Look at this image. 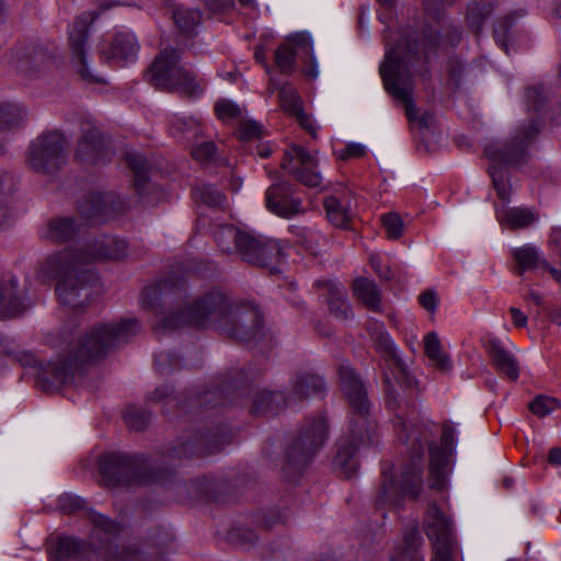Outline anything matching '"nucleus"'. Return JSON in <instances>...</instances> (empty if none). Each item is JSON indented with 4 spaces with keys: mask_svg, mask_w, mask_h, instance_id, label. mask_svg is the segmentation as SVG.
<instances>
[{
    "mask_svg": "<svg viewBox=\"0 0 561 561\" xmlns=\"http://www.w3.org/2000/svg\"><path fill=\"white\" fill-rule=\"evenodd\" d=\"M373 340L376 350L383 355L387 365L383 376L388 391V405L394 410L396 433L405 445L410 457L409 462L403 467L400 482L394 481L387 469H382L377 503L398 507L405 496L416 499L421 493L424 446L428 445V483L432 489L442 490L446 485L448 456L446 451L430 443L434 436L432 425L419 421L414 408L403 411L393 394L391 378L404 388H412L415 382L398 355L393 340L382 328L375 333Z\"/></svg>",
    "mask_w": 561,
    "mask_h": 561,
    "instance_id": "obj_1",
    "label": "nucleus"
},
{
    "mask_svg": "<svg viewBox=\"0 0 561 561\" xmlns=\"http://www.w3.org/2000/svg\"><path fill=\"white\" fill-rule=\"evenodd\" d=\"M127 251V242L118 237H90L47 256L39 271L43 276L57 280L56 294L62 305L79 309L90 302L94 293L96 278L88 266L99 260H121Z\"/></svg>",
    "mask_w": 561,
    "mask_h": 561,
    "instance_id": "obj_2",
    "label": "nucleus"
},
{
    "mask_svg": "<svg viewBox=\"0 0 561 561\" xmlns=\"http://www.w3.org/2000/svg\"><path fill=\"white\" fill-rule=\"evenodd\" d=\"M139 325L134 319L118 323H100L91 328L85 336L68 345L65 354L45 365L28 352H19L14 358L22 366L38 365L37 382L45 391H53L71 382L75 375L87 363L102 358L111 348L128 342L137 334Z\"/></svg>",
    "mask_w": 561,
    "mask_h": 561,
    "instance_id": "obj_3",
    "label": "nucleus"
},
{
    "mask_svg": "<svg viewBox=\"0 0 561 561\" xmlns=\"http://www.w3.org/2000/svg\"><path fill=\"white\" fill-rule=\"evenodd\" d=\"M402 43L387 48L385 59L379 67L385 89L404 104L405 115L411 122H419L420 126L428 128L434 122L430 113L417 115V108L413 101V76L426 70V61L430 54L442 43L439 32L432 25L423 32L422 43L412 34L400 35Z\"/></svg>",
    "mask_w": 561,
    "mask_h": 561,
    "instance_id": "obj_4",
    "label": "nucleus"
},
{
    "mask_svg": "<svg viewBox=\"0 0 561 561\" xmlns=\"http://www.w3.org/2000/svg\"><path fill=\"white\" fill-rule=\"evenodd\" d=\"M341 388L352 409L347 433L336 443L333 466L344 478H351L357 470V451L360 446L374 444L377 437L376 422L369 415V401L366 389L354 369L340 366Z\"/></svg>",
    "mask_w": 561,
    "mask_h": 561,
    "instance_id": "obj_5",
    "label": "nucleus"
},
{
    "mask_svg": "<svg viewBox=\"0 0 561 561\" xmlns=\"http://www.w3.org/2000/svg\"><path fill=\"white\" fill-rule=\"evenodd\" d=\"M85 514L91 524L88 546L72 537H60L49 561L83 560L88 553L98 554L103 561H139L136 550L116 543L122 530L118 523L93 510H87Z\"/></svg>",
    "mask_w": 561,
    "mask_h": 561,
    "instance_id": "obj_6",
    "label": "nucleus"
},
{
    "mask_svg": "<svg viewBox=\"0 0 561 561\" xmlns=\"http://www.w3.org/2000/svg\"><path fill=\"white\" fill-rule=\"evenodd\" d=\"M540 131L537 121L519 125L505 141H493L485 146L484 154L489 161V174L497 196L504 203L510 202L512 186L507 168L520 169L529 160V148Z\"/></svg>",
    "mask_w": 561,
    "mask_h": 561,
    "instance_id": "obj_7",
    "label": "nucleus"
},
{
    "mask_svg": "<svg viewBox=\"0 0 561 561\" xmlns=\"http://www.w3.org/2000/svg\"><path fill=\"white\" fill-rule=\"evenodd\" d=\"M214 237L221 252L227 254H239L241 259L250 264L271 267L277 263L283 255V249L278 241L249 231L241 230L232 225L219 226Z\"/></svg>",
    "mask_w": 561,
    "mask_h": 561,
    "instance_id": "obj_8",
    "label": "nucleus"
},
{
    "mask_svg": "<svg viewBox=\"0 0 561 561\" xmlns=\"http://www.w3.org/2000/svg\"><path fill=\"white\" fill-rule=\"evenodd\" d=\"M237 301L230 300L219 290H210L204 296L176 308L161 319L159 325L163 330L179 329L184 325H213L222 330L231 318Z\"/></svg>",
    "mask_w": 561,
    "mask_h": 561,
    "instance_id": "obj_9",
    "label": "nucleus"
},
{
    "mask_svg": "<svg viewBox=\"0 0 561 561\" xmlns=\"http://www.w3.org/2000/svg\"><path fill=\"white\" fill-rule=\"evenodd\" d=\"M101 477L107 486L145 485L161 480V473L142 455L107 453L100 459Z\"/></svg>",
    "mask_w": 561,
    "mask_h": 561,
    "instance_id": "obj_10",
    "label": "nucleus"
},
{
    "mask_svg": "<svg viewBox=\"0 0 561 561\" xmlns=\"http://www.w3.org/2000/svg\"><path fill=\"white\" fill-rule=\"evenodd\" d=\"M146 77L149 83L159 89L178 91L187 96H197L204 89V83L195 73L181 64V50L172 47L160 51Z\"/></svg>",
    "mask_w": 561,
    "mask_h": 561,
    "instance_id": "obj_11",
    "label": "nucleus"
},
{
    "mask_svg": "<svg viewBox=\"0 0 561 561\" xmlns=\"http://www.w3.org/2000/svg\"><path fill=\"white\" fill-rule=\"evenodd\" d=\"M66 147L67 141L61 133H43L31 141L25 163L37 173L53 174L67 161Z\"/></svg>",
    "mask_w": 561,
    "mask_h": 561,
    "instance_id": "obj_12",
    "label": "nucleus"
},
{
    "mask_svg": "<svg viewBox=\"0 0 561 561\" xmlns=\"http://www.w3.org/2000/svg\"><path fill=\"white\" fill-rule=\"evenodd\" d=\"M328 436L329 425L323 415L306 419L287 450L288 466L304 468L325 444Z\"/></svg>",
    "mask_w": 561,
    "mask_h": 561,
    "instance_id": "obj_13",
    "label": "nucleus"
},
{
    "mask_svg": "<svg viewBox=\"0 0 561 561\" xmlns=\"http://www.w3.org/2000/svg\"><path fill=\"white\" fill-rule=\"evenodd\" d=\"M424 530L432 541V561H455V539L450 518L436 504H430L424 516Z\"/></svg>",
    "mask_w": 561,
    "mask_h": 561,
    "instance_id": "obj_14",
    "label": "nucleus"
},
{
    "mask_svg": "<svg viewBox=\"0 0 561 561\" xmlns=\"http://www.w3.org/2000/svg\"><path fill=\"white\" fill-rule=\"evenodd\" d=\"M96 19L92 12L80 14L71 24L68 32V43L71 50V62L80 78L87 83H103V78L93 72L87 64V39L90 24Z\"/></svg>",
    "mask_w": 561,
    "mask_h": 561,
    "instance_id": "obj_15",
    "label": "nucleus"
},
{
    "mask_svg": "<svg viewBox=\"0 0 561 561\" xmlns=\"http://www.w3.org/2000/svg\"><path fill=\"white\" fill-rule=\"evenodd\" d=\"M317 151H308L300 145L291 144L284 151L280 167L299 183L317 187L322 182V176L317 170Z\"/></svg>",
    "mask_w": 561,
    "mask_h": 561,
    "instance_id": "obj_16",
    "label": "nucleus"
},
{
    "mask_svg": "<svg viewBox=\"0 0 561 561\" xmlns=\"http://www.w3.org/2000/svg\"><path fill=\"white\" fill-rule=\"evenodd\" d=\"M222 331L227 332L231 337L245 343L257 340L263 331V320L260 310L254 306L237 301L231 312V318Z\"/></svg>",
    "mask_w": 561,
    "mask_h": 561,
    "instance_id": "obj_17",
    "label": "nucleus"
},
{
    "mask_svg": "<svg viewBox=\"0 0 561 561\" xmlns=\"http://www.w3.org/2000/svg\"><path fill=\"white\" fill-rule=\"evenodd\" d=\"M13 58L16 69L30 77H39L54 69L57 64L55 54L36 45L18 47Z\"/></svg>",
    "mask_w": 561,
    "mask_h": 561,
    "instance_id": "obj_18",
    "label": "nucleus"
},
{
    "mask_svg": "<svg viewBox=\"0 0 561 561\" xmlns=\"http://www.w3.org/2000/svg\"><path fill=\"white\" fill-rule=\"evenodd\" d=\"M265 205L271 213L283 218H291L305 211L301 198L287 182L275 183L266 190Z\"/></svg>",
    "mask_w": 561,
    "mask_h": 561,
    "instance_id": "obj_19",
    "label": "nucleus"
},
{
    "mask_svg": "<svg viewBox=\"0 0 561 561\" xmlns=\"http://www.w3.org/2000/svg\"><path fill=\"white\" fill-rule=\"evenodd\" d=\"M112 151L98 128L91 127L83 131L77 147L76 158L85 164L107 161Z\"/></svg>",
    "mask_w": 561,
    "mask_h": 561,
    "instance_id": "obj_20",
    "label": "nucleus"
},
{
    "mask_svg": "<svg viewBox=\"0 0 561 561\" xmlns=\"http://www.w3.org/2000/svg\"><path fill=\"white\" fill-rule=\"evenodd\" d=\"M229 438L224 432H208L201 434L194 443L183 442L169 451L173 458H188L193 455H208L220 450L228 443Z\"/></svg>",
    "mask_w": 561,
    "mask_h": 561,
    "instance_id": "obj_21",
    "label": "nucleus"
},
{
    "mask_svg": "<svg viewBox=\"0 0 561 561\" xmlns=\"http://www.w3.org/2000/svg\"><path fill=\"white\" fill-rule=\"evenodd\" d=\"M485 350L490 356L492 365L501 375H504L511 381H516L520 374L519 362L516 356L496 337H489L485 343Z\"/></svg>",
    "mask_w": 561,
    "mask_h": 561,
    "instance_id": "obj_22",
    "label": "nucleus"
},
{
    "mask_svg": "<svg viewBox=\"0 0 561 561\" xmlns=\"http://www.w3.org/2000/svg\"><path fill=\"white\" fill-rule=\"evenodd\" d=\"M278 102L282 110L294 116L312 138L317 137V127L313 121L305 113L299 93L293 84L284 83L280 87Z\"/></svg>",
    "mask_w": 561,
    "mask_h": 561,
    "instance_id": "obj_23",
    "label": "nucleus"
},
{
    "mask_svg": "<svg viewBox=\"0 0 561 561\" xmlns=\"http://www.w3.org/2000/svg\"><path fill=\"white\" fill-rule=\"evenodd\" d=\"M299 51L312 53V41L308 34H295L288 38V43L278 46L275 51V62L283 73L289 75L293 72L296 55Z\"/></svg>",
    "mask_w": 561,
    "mask_h": 561,
    "instance_id": "obj_24",
    "label": "nucleus"
},
{
    "mask_svg": "<svg viewBox=\"0 0 561 561\" xmlns=\"http://www.w3.org/2000/svg\"><path fill=\"white\" fill-rule=\"evenodd\" d=\"M139 51V43L136 36L130 32H122L115 35L106 49L101 48V56L108 62L118 64L133 62L136 60Z\"/></svg>",
    "mask_w": 561,
    "mask_h": 561,
    "instance_id": "obj_25",
    "label": "nucleus"
},
{
    "mask_svg": "<svg viewBox=\"0 0 561 561\" xmlns=\"http://www.w3.org/2000/svg\"><path fill=\"white\" fill-rule=\"evenodd\" d=\"M114 196L108 193L93 192L79 203V214L87 219L107 218L114 213Z\"/></svg>",
    "mask_w": 561,
    "mask_h": 561,
    "instance_id": "obj_26",
    "label": "nucleus"
},
{
    "mask_svg": "<svg viewBox=\"0 0 561 561\" xmlns=\"http://www.w3.org/2000/svg\"><path fill=\"white\" fill-rule=\"evenodd\" d=\"M82 230V225L73 217L51 218L44 231V238L56 243H64L72 240Z\"/></svg>",
    "mask_w": 561,
    "mask_h": 561,
    "instance_id": "obj_27",
    "label": "nucleus"
},
{
    "mask_svg": "<svg viewBox=\"0 0 561 561\" xmlns=\"http://www.w3.org/2000/svg\"><path fill=\"white\" fill-rule=\"evenodd\" d=\"M329 220L337 228L347 227L352 218L351 195L347 192L329 195L323 202Z\"/></svg>",
    "mask_w": 561,
    "mask_h": 561,
    "instance_id": "obj_28",
    "label": "nucleus"
},
{
    "mask_svg": "<svg viewBox=\"0 0 561 561\" xmlns=\"http://www.w3.org/2000/svg\"><path fill=\"white\" fill-rule=\"evenodd\" d=\"M291 405V399L283 392L260 390L253 398L251 412L254 415L277 414L284 408Z\"/></svg>",
    "mask_w": 561,
    "mask_h": 561,
    "instance_id": "obj_29",
    "label": "nucleus"
},
{
    "mask_svg": "<svg viewBox=\"0 0 561 561\" xmlns=\"http://www.w3.org/2000/svg\"><path fill=\"white\" fill-rule=\"evenodd\" d=\"M185 288V282L179 279H163L157 286L146 288L142 294V305L145 307L154 308L159 301L167 302L169 300V293L176 294Z\"/></svg>",
    "mask_w": 561,
    "mask_h": 561,
    "instance_id": "obj_30",
    "label": "nucleus"
},
{
    "mask_svg": "<svg viewBox=\"0 0 561 561\" xmlns=\"http://www.w3.org/2000/svg\"><path fill=\"white\" fill-rule=\"evenodd\" d=\"M323 389L324 381L320 376L308 373L298 374L293 380V394L289 399L293 404L297 400L318 393Z\"/></svg>",
    "mask_w": 561,
    "mask_h": 561,
    "instance_id": "obj_31",
    "label": "nucleus"
},
{
    "mask_svg": "<svg viewBox=\"0 0 561 561\" xmlns=\"http://www.w3.org/2000/svg\"><path fill=\"white\" fill-rule=\"evenodd\" d=\"M352 288L356 298L368 309L373 311H378L380 309V290L373 280L365 277L356 278L353 282Z\"/></svg>",
    "mask_w": 561,
    "mask_h": 561,
    "instance_id": "obj_32",
    "label": "nucleus"
},
{
    "mask_svg": "<svg viewBox=\"0 0 561 561\" xmlns=\"http://www.w3.org/2000/svg\"><path fill=\"white\" fill-rule=\"evenodd\" d=\"M512 255L515 261L514 273L518 276H522L526 271L542 268L543 260L539 257L537 249L533 245L514 249Z\"/></svg>",
    "mask_w": 561,
    "mask_h": 561,
    "instance_id": "obj_33",
    "label": "nucleus"
},
{
    "mask_svg": "<svg viewBox=\"0 0 561 561\" xmlns=\"http://www.w3.org/2000/svg\"><path fill=\"white\" fill-rule=\"evenodd\" d=\"M126 161L134 175V187L139 195H142L149 184V162L142 154L137 152H128Z\"/></svg>",
    "mask_w": 561,
    "mask_h": 561,
    "instance_id": "obj_34",
    "label": "nucleus"
},
{
    "mask_svg": "<svg viewBox=\"0 0 561 561\" xmlns=\"http://www.w3.org/2000/svg\"><path fill=\"white\" fill-rule=\"evenodd\" d=\"M172 18L178 28L186 35L194 34L202 22V14L198 10L182 5L173 9Z\"/></svg>",
    "mask_w": 561,
    "mask_h": 561,
    "instance_id": "obj_35",
    "label": "nucleus"
},
{
    "mask_svg": "<svg viewBox=\"0 0 561 561\" xmlns=\"http://www.w3.org/2000/svg\"><path fill=\"white\" fill-rule=\"evenodd\" d=\"M424 351L434 366L443 371L451 369L449 357L443 352L439 339L435 332H428L424 337Z\"/></svg>",
    "mask_w": 561,
    "mask_h": 561,
    "instance_id": "obj_36",
    "label": "nucleus"
},
{
    "mask_svg": "<svg viewBox=\"0 0 561 561\" xmlns=\"http://www.w3.org/2000/svg\"><path fill=\"white\" fill-rule=\"evenodd\" d=\"M323 289L329 294L328 304L332 312L337 317L346 318L351 311L348 304L345 301L346 291L341 284L333 282H323Z\"/></svg>",
    "mask_w": 561,
    "mask_h": 561,
    "instance_id": "obj_37",
    "label": "nucleus"
},
{
    "mask_svg": "<svg viewBox=\"0 0 561 561\" xmlns=\"http://www.w3.org/2000/svg\"><path fill=\"white\" fill-rule=\"evenodd\" d=\"M499 219L511 229H523L530 226L536 220V216L528 208L513 207L499 214Z\"/></svg>",
    "mask_w": 561,
    "mask_h": 561,
    "instance_id": "obj_38",
    "label": "nucleus"
},
{
    "mask_svg": "<svg viewBox=\"0 0 561 561\" xmlns=\"http://www.w3.org/2000/svg\"><path fill=\"white\" fill-rule=\"evenodd\" d=\"M493 7L489 2H470L467 8V24L472 32L479 34L484 21L491 15Z\"/></svg>",
    "mask_w": 561,
    "mask_h": 561,
    "instance_id": "obj_39",
    "label": "nucleus"
},
{
    "mask_svg": "<svg viewBox=\"0 0 561 561\" xmlns=\"http://www.w3.org/2000/svg\"><path fill=\"white\" fill-rule=\"evenodd\" d=\"M194 195L210 207L225 208L228 206L226 196L213 185H202L196 187L194 190Z\"/></svg>",
    "mask_w": 561,
    "mask_h": 561,
    "instance_id": "obj_40",
    "label": "nucleus"
},
{
    "mask_svg": "<svg viewBox=\"0 0 561 561\" xmlns=\"http://www.w3.org/2000/svg\"><path fill=\"white\" fill-rule=\"evenodd\" d=\"M24 117V110L14 103H0V129L11 128Z\"/></svg>",
    "mask_w": 561,
    "mask_h": 561,
    "instance_id": "obj_41",
    "label": "nucleus"
},
{
    "mask_svg": "<svg viewBox=\"0 0 561 561\" xmlns=\"http://www.w3.org/2000/svg\"><path fill=\"white\" fill-rule=\"evenodd\" d=\"M199 130V125L197 121L193 118L184 119L176 118L170 124V133L173 137L181 138L184 137L190 139L192 136H195Z\"/></svg>",
    "mask_w": 561,
    "mask_h": 561,
    "instance_id": "obj_42",
    "label": "nucleus"
},
{
    "mask_svg": "<svg viewBox=\"0 0 561 561\" xmlns=\"http://www.w3.org/2000/svg\"><path fill=\"white\" fill-rule=\"evenodd\" d=\"M215 113L217 117L225 123L238 119L242 114L241 108L237 103L226 99H220L216 102Z\"/></svg>",
    "mask_w": 561,
    "mask_h": 561,
    "instance_id": "obj_43",
    "label": "nucleus"
},
{
    "mask_svg": "<svg viewBox=\"0 0 561 561\" xmlns=\"http://www.w3.org/2000/svg\"><path fill=\"white\" fill-rule=\"evenodd\" d=\"M26 306L15 295L5 297L3 291L0 289V316L1 317H14L22 313Z\"/></svg>",
    "mask_w": 561,
    "mask_h": 561,
    "instance_id": "obj_44",
    "label": "nucleus"
},
{
    "mask_svg": "<svg viewBox=\"0 0 561 561\" xmlns=\"http://www.w3.org/2000/svg\"><path fill=\"white\" fill-rule=\"evenodd\" d=\"M559 405V401L553 397L538 396L529 403V409L535 415L545 417L556 411Z\"/></svg>",
    "mask_w": 561,
    "mask_h": 561,
    "instance_id": "obj_45",
    "label": "nucleus"
},
{
    "mask_svg": "<svg viewBox=\"0 0 561 561\" xmlns=\"http://www.w3.org/2000/svg\"><path fill=\"white\" fill-rule=\"evenodd\" d=\"M124 420L129 428L141 431L149 422V414L136 407H129L125 414Z\"/></svg>",
    "mask_w": 561,
    "mask_h": 561,
    "instance_id": "obj_46",
    "label": "nucleus"
},
{
    "mask_svg": "<svg viewBox=\"0 0 561 561\" xmlns=\"http://www.w3.org/2000/svg\"><path fill=\"white\" fill-rule=\"evenodd\" d=\"M16 182L10 173L0 174V210H3L2 217L8 214L7 203L11 194L14 192Z\"/></svg>",
    "mask_w": 561,
    "mask_h": 561,
    "instance_id": "obj_47",
    "label": "nucleus"
},
{
    "mask_svg": "<svg viewBox=\"0 0 561 561\" xmlns=\"http://www.w3.org/2000/svg\"><path fill=\"white\" fill-rule=\"evenodd\" d=\"M381 222L390 239H399L403 233V221L396 213H389L381 217Z\"/></svg>",
    "mask_w": 561,
    "mask_h": 561,
    "instance_id": "obj_48",
    "label": "nucleus"
},
{
    "mask_svg": "<svg viewBox=\"0 0 561 561\" xmlns=\"http://www.w3.org/2000/svg\"><path fill=\"white\" fill-rule=\"evenodd\" d=\"M58 507L65 514H73L85 508V502L83 499L66 493L59 496Z\"/></svg>",
    "mask_w": 561,
    "mask_h": 561,
    "instance_id": "obj_49",
    "label": "nucleus"
},
{
    "mask_svg": "<svg viewBox=\"0 0 561 561\" xmlns=\"http://www.w3.org/2000/svg\"><path fill=\"white\" fill-rule=\"evenodd\" d=\"M545 99L546 91L542 85L534 87L526 91V105L528 110L539 111Z\"/></svg>",
    "mask_w": 561,
    "mask_h": 561,
    "instance_id": "obj_50",
    "label": "nucleus"
},
{
    "mask_svg": "<svg viewBox=\"0 0 561 561\" xmlns=\"http://www.w3.org/2000/svg\"><path fill=\"white\" fill-rule=\"evenodd\" d=\"M237 134L241 140H250L260 137L261 125L254 121H243L240 123Z\"/></svg>",
    "mask_w": 561,
    "mask_h": 561,
    "instance_id": "obj_51",
    "label": "nucleus"
},
{
    "mask_svg": "<svg viewBox=\"0 0 561 561\" xmlns=\"http://www.w3.org/2000/svg\"><path fill=\"white\" fill-rule=\"evenodd\" d=\"M454 1L455 0H424V9L430 16L438 21L445 7L451 5Z\"/></svg>",
    "mask_w": 561,
    "mask_h": 561,
    "instance_id": "obj_52",
    "label": "nucleus"
},
{
    "mask_svg": "<svg viewBox=\"0 0 561 561\" xmlns=\"http://www.w3.org/2000/svg\"><path fill=\"white\" fill-rule=\"evenodd\" d=\"M215 151H216L215 144L211 141H206V142H203L199 146L195 147L192 150V156L195 160L205 162V161H209L214 157Z\"/></svg>",
    "mask_w": 561,
    "mask_h": 561,
    "instance_id": "obj_53",
    "label": "nucleus"
},
{
    "mask_svg": "<svg viewBox=\"0 0 561 561\" xmlns=\"http://www.w3.org/2000/svg\"><path fill=\"white\" fill-rule=\"evenodd\" d=\"M154 365L160 373H167L168 368L178 367V358L170 353L161 352L154 355Z\"/></svg>",
    "mask_w": 561,
    "mask_h": 561,
    "instance_id": "obj_54",
    "label": "nucleus"
},
{
    "mask_svg": "<svg viewBox=\"0 0 561 561\" xmlns=\"http://www.w3.org/2000/svg\"><path fill=\"white\" fill-rule=\"evenodd\" d=\"M366 147L358 142H348L344 149L339 152L341 160H348L352 158H362L366 154Z\"/></svg>",
    "mask_w": 561,
    "mask_h": 561,
    "instance_id": "obj_55",
    "label": "nucleus"
},
{
    "mask_svg": "<svg viewBox=\"0 0 561 561\" xmlns=\"http://www.w3.org/2000/svg\"><path fill=\"white\" fill-rule=\"evenodd\" d=\"M369 263L379 277L390 280L394 276L393 272L387 265L382 264L379 255H370Z\"/></svg>",
    "mask_w": 561,
    "mask_h": 561,
    "instance_id": "obj_56",
    "label": "nucleus"
},
{
    "mask_svg": "<svg viewBox=\"0 0 561 561\" xmlns=\"http://www.w3.org/2000/svg\"><path fill=\"white\" fill-rule=\"evenodd\" d=\"M421 306L430 312H434L436 309V295L432 290H426L419 296Z\"/></svg>",
    "mask_w": 561,
    "mask_h": 561,
    "instance_id": "obj_57",
    "label": "nucleus"
},
{
    "mask_svg": "<svg viewBox=\"0 0 561 561\" xmlns=\"http://www.w3.org/2000/svg\"><path fill=\"white\" fill-rule=\"evenodd\" d=\"M404 541L409 549H415L422 543V537L419 530L414 527L404 534Z\"/></svg>",
    "mask_w": 561,
    "mask_h": 561,
    "instance_id": "obj_58",
    "label": "nucleus"
},
{
    "mask_svg": "<svg viewBox=\"0 0 561 561\" xmlns=\"http://www.w3.org/2000/svg\"><path fill=\"white\" fill-rule=\"evenodd\" d=\"M456 435L455 426L451 423H445L443 427L442 444L449 448L454 445V437Z\"/></svg>",
    "mask_w": 561,
    "mask_h": 561,
    "instance_id": "obj_59",
    "label": "nucleus"
},
{
    "mask_svg": "<svg viewBox=\"0 0 561 561\" xmlns=\"http://www.w3.org/2000/svg\"><path fill=\"white\" fill-rule=\"evenodd\" d=\"M508 311L516 328H525L527 325L528 318L519 308L511 307Z\"/></svg>",
    "mask_w": 561,
    "mask_h": 561,
    "instance_id": "obj_60",
    "label": "nucleus"
},
{
    "mask_svg": "<svg viewBox=\"0 0 561 561\" xmlns=\"http://www.w3.org/2000/svg\"><path fill=\"white\" fill-rule=\"evenodd\" d=\"M233 537L238 539L240 545H251L255 541L256 536L252 530H236Z\"/></svg>",
    "mask_w": 561,
    "mask_h": 561,
    "instance_id": "obj_61",
    "label": "nucleus"
},
{
    "mask_svg": "<svg viewBox=\"0 0 561 561\" xmlns=\"http://www.w3.org/2000/svg\"><path fill=\"white\" fill-rule=\"evenodd\" d=\"M221 396H222V389L216 388L214 391L205 392L203 396H197L195 398V401L198 405H202V404L207 405L211 402L213 399H215L216 397L221 398Z\"/></svg>",
    "mask_w": 561,
    "mask_h": 561,
    "instance_id": "obj_62",
    "label": "nucleus"
},
{
    "mask_svg": "<svg viewBox=\"0 0 561 561\" xmlns=\"http://www.w3.org/2000/svg\"><path fill=\"white\" fill-rule=\"evenodd\" d=\"M550 245L552 251L561 257V228L553 229L550 237Z\"/></svg>",
    "mask_w": 561,
    "mask_h": 561,
    "instance_id": "obj_63",
    "label": "nucleus"
},
{
    "mask_svg": "<svg viewBox=\"0 0 561 561\" xmlns=\"http://www.w3.org/2000/svg\"><path fill=\"white\" fill-rule=\"evenodd\" d=\"M173 393V389L170 387V386H161L160 388H157L152 394H151V399L152 400H163L165 398H168L169 396H171Z\"/></svg>",
    "mask_w": 561,
    "mask_h": 561,
    "instance_id": "obj_64",
    "label": "nucleus"
}]
</instances>
